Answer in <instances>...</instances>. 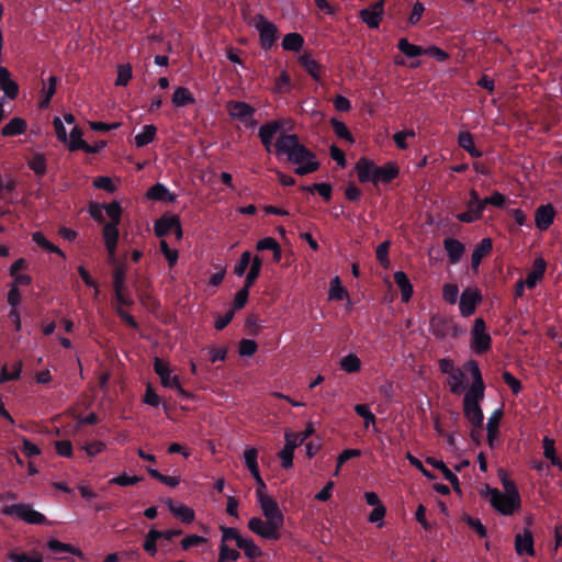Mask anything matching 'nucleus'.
Wrapping results in <instances>:
<instances>
[{
	"label": "nucleus",
	"instance_id": "obj_47",
	"mask_svg": "<svg viewBox=\"0 0 562 562\" xmlns=\"http://www.w3.org/2000/svg\"><path fill=\"white\" fill-rule=\"evenodd\" d=\"M30 169L38 177L46 173V159L43 154L36 153L27 162Z\"/></svg>",
	"mask_w": 562,
	"mask_h": 562
},
{
	"label": "nucleus",
	"instance_id": "obj_15",
	"mask_svg": "<svg viewBox=\"0 0 562 562\" xmlns=\"http://www.w3.org/2000/svg\"><path fill=\"white\" fill-rule=\"evenodd\" d=\"M555 211L551 204L540 205L535 213V224L540 231H547L553 224Z\"/></svg>",
	"mask_w": 562,
	"mask_h": 562
},
{
	"label": "nucleus",
	"instance_id": "obj_29",
	"mask_svg": "<svg viewBox=\"0 0 562 562\" xmlns=\"http://www.w3.org/2000/svg\"><path fill=\"white\" fill-rule=\"evenodd\" d=\"M394 282L401 291V299L404 303H407L413 295V285L404 271H396L394 273Z\"/></svg>",
	"mask_w": 562,
	"mask_h": 562
},
{
	"label": "nucleus",
	"instance_id": "obj_41",
	"mask_svg": "<svg viewBox=\"0 0 562 562\" xmlns=\"http://www.w3.org/2000/svg\"><path fill=\"white\" fill-rule=\"evenodd\" d=\"M156 133H157V128L155 125H153V124L145 125L143 127L142 132L135 136V138H134L135 145L137 147H145L146 145L150 144L155 139Z\"/></svg>",
	"mask_w": 562,
	"mask_h": 562
},
{
	"label": "nucleus",
	"instance_id": "obj_3",
	"mask_svg": "<svg viewBox=\"0 0 562 562\" xmlns=\"http://www.w3.org/2000/svg\"><path fill=\"white\" fill-rule=\"evenodd\" d=\"M256 495L266 521L277 531H280L284 524V516L278 503L270 496L266 495L260 488L256 490Z\"/></svg>",
	"mask_w": 562,
	"mask_h": 562
},
{
	"label": "nucleus",
	"instance_id": "obj_52",
	"mask_svg": "<svg viewBox=\"0 0 562 562\" xmlns=\"http://www.w3.org/2000/svg\"><path fill=\"white\" fill-rule=\"evenodd\" d=\"M147 472L153 479H155V480L159 481L160 483L168 485L170 487H176L180 483L179 476L164 475L158 470L153 469V468H148Z\"/></svg>",
	"mask_w": 562,
	"mask_h": 562
},
{
	"label": "nucleus",
	"instance_id": "obj_46",
	"mask_svg": "<svg viewBox=\"0 0 562 562\" xmlns=\"http://www.w3.org/2000/svg\"><path fill=\"white\" fill-rule=\"evenodd\" d=\"M330 125L337 137L345 139L350 144L355 143L352 134L350 133V131L348 130L347 125L344 122L333 117L330 120Z\"/></svg>",
	"mask_w": 562,
	"mask_h": 562
},
{
	"label": "nucleus",
	"instance_id": "obj_43",
	"mask_svg": "<svg viewBox=\"0 0 562 562\" xmlns=\"http://www.w3.org/2000/svg\"><path fill=\"white\" fill-rule=\"evenodd\" d=\"M249 266H250V269H249L248 273L246 274L245 282H244L246 288H251L255 284L256 280L258 279L261 268H262L261 258L256 256L255 258H252V261Z\"/></svg>",
	"mask_w": 562,
	"mask_h": 562
},
{
	"label": "nucleus",
	"instance_id": "obj_57",
	"mask_svg": "<svg viewBox=\"0 0 562 562\" xmlns=\"http://www.w3.org/2000/svg\"><path fill=\"white\" fill-rule=\"evenodd\" d=\"M104 210H105L106 215L110 217L109 223H115V224L121 223L122 207L119 202L113 201L109 204H105Z\"/></svg>",
	"mask_w": 562,
	"mask_h": 562
},
{
	"label": "nucleus",
	"instance_id": "obj_14",
	"mask_svg": "<svg viewBox=\"0 0 562 562\" xmlns=\"http://www.w3.org/2000/svg\"><path fill=\"white\" fill-rule=\"evenodd\" d=\"M227 111L232 119L240 122L254 116L256 109L244 101L231 100L227 102Z\"/></svg>",
	"mask_w": 562,
	"mask_h": 562
},
{
	"label": "nucleus",
	"instance_id": "obj_8",
	"mask_svg": "<svg viewBox=\"0 0 562 562\" xmlns=\"http://www.w3.org/2000/svg\"><path fill=\"white\" fill-rule=\"evenodd\" d=\"M359 15L370 29H378L384 15V0H378L368 8L360 10Z\"/></svg>",
	"mask_w": 562,
	"mask_h": 562
},
{
	"label": "nucleus",
	"instance_id": "obj_26",
	"mask_svg": "<svg viewBox=\"0 0 562 562\" xmlns=\"http://www.w3.org/2000/svg\"><path fill=\"white\" fill-rule=\"evenodd\" d=\"M299 63L315 81H321L324 68L318 61L313 59L308 54H303L299 58Z\"/></svg>",
	"mask_w": 562,
	"mask_h": 562
},
{
	"label": "nucleus",
	"instance_id": "obj_56",
	"mask_svg": "<svg viewBox=\"0 0 562 562\" xmlns=\"http://www.w3.org/2000/svg\"><path fill=\"white\" fill-rule=\"evenodd\" d=\"M251 261H252V259H251L250 251H248V250L244 251L240 255L239 260L237 261V263L234 267V273L237 277H243L245 274L247 268L251 263Z\"/></svg>",
	"mask_w": 562,
	"mask_h": 562
},
{
	"label": "nucleus",
	"instance_id": "obj_21",
	"mask_svg": "<svg viewBox=\"0 0 562 562\" xmlns=\"http://www.w3.org/2000/svg\"><path fill=\"white\" fill-rule=\"evenodd\" d=\"M375 166L376 165L372 160H370L366 157H361L356 162L355 169L357 171L358 179L361 183H366V182L373 183Z\"/></svg>",
	"mask_w": 562,
	"mask_h": 562
},
{
	"label": "nucleus",
	"instance_id": "obj_54",
	"mask_svg": "<svg viewBox=\"0 0 562 562\" xmlns=\"http://www.w3.org/2000/svg\"><path fill=\"white\" fill-rule=\"evenodd\" d=\"M462 520L471 529H473L480 538H485L487 536V530L479 518H475V517L464 514L462 517Z\"/></svg>",
	"mask_w": 562,
	"mask_h": 562
},
{
	"label": "nucleus",
	"instance_id": "obj_53",
	"mask_svg": "<svg viewBox=\"0 0 562 562\" xmlns=\"http://www.w3.org/2000/svg\"><path fill=\"white\" fill-rule=\"evenodd\" d=\"M347 291L341 285L339 277H335L330 281L329 299L335 301H341L346 297Z\"/></svg>",
	"mask_w": 562,
	"mask_h": 562
},
{
	"label": "nucleus",
	"instance_id": "obj_10",
	"mask_svg": "<svg viewBox=\"0 0 562 562\" xmlns=\"http://www.w3.org/2000/svg\"><path fill=\"white\" fill-rule=\"evenodd\" d=\"M154 371L159 376L164 387L173 389L175 386H178L180 378L179 375H172V370L170 369L168 362H165L162 359L156 357L154 359Z\"/></svg>",
	"mask_w": 562,
	"mask_h": 562
},
{
	"label": "nucleus",
	"instance_id": "obj_37",
	"mask_svg": "<svg viewBox=\"0 0 562 562\" xmlns=\"http://www.w3.org/2000/svg\"><path fill=\"white\" fill-rule=\"evenodd\" d=\"M195 99L191 91L186 87H177L172 94V103L176 106H186L193 104Z\"/></svg>",
	"mask_w": 562,
	"mask_h": 562
},
{
	"label": "nucleus",
	"instance_id": "obj_51",
	"mask_svg": "<svg viewBox=\"0 0 562 562\" xmlns=\"http://www.w3.org/2000/svg\"><path fill=\"white\" fill-rule=\"evenodd\" d=\"M58 79L55 76H50L48 78V83L44 88V98L40 102L41 108H47L50 103L52 98L54 97L56 92V86H57Z\"/></svg>",
	"mask_w": 562,
	"mask_h": 562
},
{
	"label": "nucleus",
	"instance_id": "obj_18",
	"mask_svg": "<svg viewBox=\"0 0 562 562\" xmlns=\"http://www.w3.org/2000/svg\"><path fill=\"white\" fill-rule=\"evenodd\" d=\"M400 169L395 162H387L384 166H375L374 181L373 184L391 183L395 178L398 177Z\"/></svg>",
	"mask_w": 562,
	"mask_h": 562
},
{
	"label": "nucleus",
	"instance_id": "obj_44",
	"mask_svg": "<svg viewBox=\"0 0 562 562\" xmlns=\"http://www.w3.org/2000/svg\"><path fill=\"white\" fill-rule=\"evenodd\" d=\"M160 530L150 529L144 540L143 548L150 557L157 553V540L160 539Z\"/></svg>",
	"mask_w": 562,
	"mask_h": 562
},
{
	"label": "nucleus",
	"instance_id": "obj_1",
	"mask_svg": "<svg viewBox=\"0 0 562 562\" xmlns=\"http://www.w3.org/2000/svg\"><path fill=\"white\" fill-rule=\"evenodd\" d=\"M277 157L286 156L289 162L297 165L295 175L305 176L319 169L316 155L300 142L296 134H281L274 143Z\"/></svg>",
	"mask_w": 562,
	"mask_h": 562
},
{
	"label": "nucleus",
	"instance_id": "obj_4",
	"mask_svg": "<svg viewBox=\"0 0 562 562\" xmlns=\"http://www.w3.org/2000/svg\"><path fill=\"white\" fill-rule=\"evenodd\" d=\"M4 516H15L31 525H50L45 515L32 508L30 504L19 503L4 506L1 510Z\"/></svg>",
	"mask_w": 562,
	"mask_h": 562
},
{
	"label": "nucleus",
	"instance_id": "obj_16",
	"mask_svg": "<svg viewBox=\"0 0 562 562\" xmlns=\"http://www.w3.org/2000/svg\"><path fill=\"white\" fill-rule=\"evenodd\" d=\"M515 550L518 555L527 554L535 557L536 551L533 548V536L529 529H525L522 533H517L515 537Z\"/></svg>",
	"mask_w": 562,
	"mask_h": 562
},
{
	"label": "nucleus",
	"instance_id": "obj_27",
	"mask_svg": "<svg viewBox=\"0 0 562 562\" xmlns=\"http://www.w3.org/2000/svg\"><path fill=\"white\" fill-rule=\"evenodd\" d=\"M166 504L169 510L184 524H190L194 520V510L187 505L176 504L172 499L168 498Z\"/></svg>",
	"mask_w": 562,
	"mask_h": 562
},
{
	"label": "nucleus",
	"instance_id": "obj_62",
	"mask_svg": "<svg viewBox=\"0 0 562 562\" xmlns=\"http://www.w3.org/2000/svg\"><path fill=\"white\" fill-rule=\"evenodd\" d=\"M464 369L471 374V376L473 379L472 384H477V383L484 384L480 367L475 360H469L464 364Z\"/></svg>",
	"mask_w": 562,
	"mask_h": 562
},
{
	"label": "nucleus",
	"instance_id": "obj_5",
	"mask_svg": "<svg viewBox=\"0 0 562 562\" xmlns=\"http://www.w3.org/2000/svg\"><path fill=\"white\" fill-rule=\"evenodd\" d=\"M471 335V347L475 353L482 355L491 349L492 339L490 334L486 333V324L482 317L474 321Z\"/></svg>",
	"mask_w": 562,
	"mask_h": 562
},
{
	"label": "nucleus",
	"instance_id": "obj_61",
	"mask_svg": "<svg viewBox=\"0 0 562 562\" xmlns=\"http://www.w3.org/2000/svg\"><path fill=\"white\" fill-rule=\"evenodd\" d=\"M355 412L358 416L364 419V426L369 427L370 424L375 423V416L366 404H357Z\"/></svg>",
	"mask_w": 562,
	"mask_h": 562
},
{
	"label": "nucleus",
	"instance_id": "obj_35",
	"mask_svg": "<svg viewBox=\"0 0 562 562\" xmlns=\"http://www.w3.org/2000/svg\"><path fill=\"white\" fill-rule=\"evenodd\" d=\"M32 240L41 248L47 250L48 252L56 254L60 256L61 258H65V252L54 245L52 241H49L42 232H34L32 234Z\"/></svg>",
	"mask_w": 562,
	"mask_h": 562
},
{
	"label": "nucleus",
	"instance_id": "obj_25",
	"mask_svg": "<svg viewBox=\"0 0 562 562\" xmlns=\"http://www.w3.org/2000/svg\"><path fill=\"white\" fill-rule=\"evenodd\" d=\"M493 249V243L491 238H483L474 248L471 255V268L477 270L482 259L488 255Z\"/></svg>",
	"mask_w": 562,
	"mask_h": 562
},
{
	"label": "nucleus",
	"instance_id": "obj_39",
	"mask_svg": "<svg viewBox=\"0 0 562 562\" xmlns=\"http://www.w3.org/2000/svg\"><path fill=\"white\" fill-rule=\"evenodd\" d=\"M304 45V38L299 33H288L282 40V47L284 50L299 52Z\"/></svg>",
	"mask_w": 562,
	"mask_h": 562
},
{
	"label": "nucleus",
	"instance_id": "obj_50",
	"mask_svg": "<svg viewBox=\"0 0 562 562\" xmlns=\"http://www.w3.org/2000/svg\"><path fill=\"white\" fill-rule=\"evenodd\" d=\"M21 372H22V361H18L13 364L12 372H9L8 368L5 366L2 367L1 372H0V384L20 379Z\"/></svg>",
	"mask_w": 562,
	"mask_h": 562
},
{
	"label": "nucleus",
	"instance_id": "obj_36",
	"mask_svg": "<svg viewBox=\"0 0 562 562\" xmlns=\"http://www.w3.org/2000/svg\"><path fill=\"white\" fill-rule=\"evenodd\" d=\"M397 48L408 58H416L425 55V48L409 43L406 37H402L398 40Z\"/></svg>",
	"mask_w": 562,
	"mask_h": 562
},
{
	"label": "nucleus",
	"instance_id": "obj_40",
	"mask_svg": "<svg viewBox=\"0 0 562 562\" xmlns=\"http://www.w3.org/2000/svg\"><path fill=\"white\" fill-rule=\"evenodd\" d=\"M484 391H485V384H472L464 397H463V404H480V402L484 397Z\"/></svg>",
	"mask_w": 562,
	"mask_h": 562
},
{
	"label": "nucleus",
	"instance_id": "obj_17",
	"mask_svg": "<svg viewBox=\"0 0 562 562\" xmlns=\"http://www.w3.org/2000/svg\"><path fill=\"white\" fill-rule=\"evenodd\" d=\"M426 463L438 469L442 473L445 480L452 485L453 491L461 495L462 492L458 476L445 464L443 461L437 460L434 457H428L426 458Z\"/></svg>",
	"mask_w": 562,
	"mask_h": 562
},
{
	"label": "nucleus",
	"instance_id": "obj_12",
	"mask_svg": "<svg viewBox=\"0 0 562 562\" xmlns=\"http://www.w3.org/2000/svg\"><path fill=\"white\" fill-rule=\"evenodd\" d=\"M115 223H105L103 226V239L109 256V262H115V251L119 243V226Z\"/></svg>",
	"mask_w": 562,
	"mask_h": 562
},
{
	"label": "nucleus",
	"instance_id": "obj_49",
	"mask_svg": "<svg viewBox=\"0 0 562 562\" xmlns=\"http://www.w3.org/2000/svg\"><path fill=\"white\" fill-rule=\"evenodd\" d=\"M257 458H258V451L256 448H249V449L245 450V452H244L245 464H246L247 469L249 470V472L251 473V475H256V474L260 473Z\"/></svg>",
	"mask_w": 562,
	"mask_h": 562
},
{
	"label": "nucleus",
	"instance_id": "obj_13",
	"mask_svg": "<svg viewBox=\"0 0 562 562\" xmlns=\"http://www.w3.org/2000/svg\"><path fill=\"white\" fill-rule=\"evenodd\" d=\"M432 333L437 338L443 339L449 335H458V326L451 321L443 317H432L430 322Z\"/></svg>",
	"mask_w": 562,
	"mask_h": 562
},
{
	"label": "nucleus",
	"instance_id": "obj_32",
	"mask_svg": "<svg viewBox=\"0 0 562 562\" xmlns=\"http://www.w3.org/2000/svg\"><path fill=\"white\" fill-rule=\"evenodd\" d=\"M114 266L113 270V289H125L126 281V272L128 270V266L125 261H119L115 258V262H110Z\"/></svg>",
	"mask_w": 562,
	"mask_h": 562
},
{
	"label": "nucleus",
	"instance_id": "obj_58",
	"mask_svg": "<svg viewBox=\"0 0 562 562\" xmlns=\"http://www.w3.org/2000/svg\"><path fill=\"white\" fill-rule=\"evenodd\" d=\"M390 245H391V243L389 240H385V241L381 243L376 247V250H375L376 260L384 268H387L390 266V259H389Z\"/></svg>",
	"mask_w": 562,
	"mask_h": 562
},
{
	"label": "nucleus",
	"instance_id": "obj_55",
	"mask_svg": "<svg viewBox=\"0 0 562 562\" xmlns=\"http://www.w3.org/2000/svg\"><path fill=\"white\" fill-rule=\"evenodd\" d=\"M302 190H308L311 192L317 191V193L327 202L331 199L333 189L327 182L314 183L311 187H303Z\"/></svg>",
	"mask_w": 562,
	"mask_h": 562
},
{
	"label": "nucleus",
	"instance_id": "obj_2",
	"mask_svg": "<svg viewBox=\"0 0 562 562\" xmlns=\"http://www.w3.org/2000/svg\"><path fill=\"white\" fill-rule=\"evenodd\" d=\"M491 505L501 514L509 516L520 508V496L518 492L504 494L497 488L486 486Z\"/></svg>",
	"mask_w": 562,
	"mask_h": 562
},
{
	"label": "nucleus",
	"instance_id": "obj_42",
	"mask_svg": "<svg viewBox=\"0 0 562 562\" xmlns=\"http://www.w3.org/2000/svg\"><path fill=\"white\" fill-rule=\"evenodd\" d=\"M283 127L279 120H271L262 124L258 132L259 138L273 139L276 134Z\"/></svg>",
	"mask_w": 562,
	"mask_h": 562
},
{
	"label": "nucleus",
	"instance_id": "obj_48",
	"mask_svg": "<svg viewBox=\"0 0 562 562\" xmlns=\"http://www.w3.org/2000/svg\"><path fill=\"white\" fill-rule=\"evenodd\" d=\"M218 551L217 562H236L240 558V552L229 548L226 543H221Z\"/></svg>",
	"mask_w": 562,
	"mask_h": 562
},
{
	"label": "nucleus",
	"instance_id": "obj_45",
	"mask_svg": "<svg viewBox=\"0 0 562 562\" xmlns=\"http://www.w3.org/2000/svg\"><path fill=\"white\" fill-rule=\"evenodd\" d=\"M340 369L346 373H356L361 369V361L355 353H349L341 358Z\"/></svg>",
	"mask_w": 562,
	"mask_h": 562
},
{
	"label": "nucleus",
	"instance_id": "obj_22",
	"mask_svg": "<svg viewBox=\"0 0 562 562\" xmlns=\"http://www.w3.org/2000/svg\"><path fill=\"white\" fill-rule=\"evenodd\" d=\"M146 198L153 201L172 203L176 201L177 195L170 192L165 184L157 182L148 189Z\"/></svg>",
	"mask_w": 562,
	"mask_h": 562
},
{
	"label": "nucleus",
	"instance_id": "obj_20",
	"mask_svg": "<svg viewBox=\"0 0 562 562\" xmlns=\"http://www.w3.org/2000/svg\"><path fill=\"white\" fill-rule=\"evenodd\" d=\"M443 247H445V250L447 251L448 261L451 265L458 263L461 260V258L464 254V250H465L464 245L460 240H458L453 237L445 238Z\"/></svg>",
	"mask_w": 562,
	"mask_h": 562
},
{
	"label": "nucleus",
	"instance_id": "obj_33",
	"mask_svg": "<svg viewBox=\"0 0 562 562\" xmlns=\"http://www.w3.org/2000/svg\"><path fill=\"white\" fill-rule=\"evenodd\" d=\"M503 416L502 409H495L487 422V443L491 448H494V441L498 435L499 420Z\"/></svg>",
	"mask_w": 562,
	"mask_h": 562
},
{
	"label": "nucleus",
	"instance_id": "obj_23",
	"mask_svg": "<svg viewBox=\"0 0 562 562\" xmlns=\"http://www.w3.org/2000/svg\"><path fill=\"white\" fill-rule=\"evenodd\" d=\"M546 269V260L541 257L536 258L532 263L531 271L527 274V278L525 280L527 288L533 289L538 284V282H540L543 279Z\"/></svg>",
	"mask_w": 562,
	"mask_h": 562
},
{
	"label": "nucleus",
	"instance_id": "obj_63",
	"mask_svg": "<svg viewBox=\"0 0 562 562\" xmlns=\"http://www.w3.org/2000/svg\"><path fill=\"white\" fill-rule=\"evenodd\" d=\"M132 79V68L130 65H121L117 68L116 86H126Z\"/></svg>",
	"mask_w": 562,
	"mask_h": 562
},
{
	"label": "nucleus",
	"instance_id": "obj_30",
	"mask_svg": "<svg viewBox=\"0 0 562 562\" xmlns=\"http://www.w3.org/2000/svg\"><path fill=\"white\" fill-rule=\"evenodd\" d=\"M27 124L22 117L11 119L1 130L4 137L22 135L26 132Z\"/></svg>",
	"mask_w": 562,
	"mask_h": 562
},
{
	"label": "nucleus",
	"instance_id": "obj_60",
	"mask_svg": "<svg viewBox=\"0 0 562 562\" xmlns=\"http://www.w3.org/2000/svg\"><path fill=\"white\" fill-rule=\"evenodd\" d=\"M220 530L222 532L221 543H226L227 541L234 540L236 546H238V539L243 538L238 529L234 527L221 526Z\"/></svg>",
	"mask_w": 562,
	"mask_h": 562
},
{
	"label": "nucleus",
	"instance_id": "obj_64",
	"mask_svg": "<svg viewBox=\"0 0 562 562\" xmlns=\"http://www.w3.org/2000/svg\"><path fill=\"white\" fill-rule=\"evenodd\" d=\"M503 381L510 387L512 392L517 395L522 390L521 382L515 378L509 371L502 373Z\"/></svg>",
	"mask_w": 562,
	"mask_h": 562
},
{
	"label": "nucleus",
	"instance_id": "obj_59",
	"mask_svg": "<svg viewBox=\"0 0 562 562\" xmlns=\"http://www.w3.org/2000/svg\"><path fill=\"white\" fill-rule=\"evenodd\" d=\"M160 251L164 254L165 258L168 261L169 267H173L179 258V254L177 249H171L166 240H160L159 244Z\"/></svg>",
	"mask_w": 562,
	"mask_h": 562
},
{
	"label": "nucleus",
	"instance_id": "obj_38",
	"mask_svg": "<svg viewBox=\"0 0 562 562\" xmlns=\"http://www.w3.org/2000/svg\"><path fill=\"white\" fill-rule=\"evenodd\" d=\"M449 389L452 394H461L465 389V374L464 372L457 368L451 375H449Z\"/></svg>",
	"mask_w": 562,
	"mask_h": 562
},
{
	"label": "nucleus",
	"instance_id": "obj_24",
	"mask_svg": "<svg viewBox=\"0 0 562 562\" xmlns=\"http://www.w3.org/2000/svg\"><path fill=\"white\" fill-rule=\"evenodd\" d=\"M0 88L9 99H15L19 93L18 83L11 79L10 71L0 66Z\"/></svg>",
	"mask_w": 562,
	"mask_h": 562
},
{
	"label": "nucleus",
	"instance_id": "obj_31",
	"mask_svg": "<svg viewBox=\"0 0 562 562\" xmlns=\"http://www.w3.org/2000/svg\"><path fill=\"white\" fill-rule=\"evenodd\" d=\"M458 145L464 149L472 158H480L482 151L474 145L473 135L468 131H462L458 135Z\"/></svg>",
	"mask_w": 562,
	"mask_h": 562
},
{
	"label": "nucleus",
	"instance_id": "obj_19",
	"mask_svg": "<svg viewBox=\"0 0 562 562\" xmlns=\"http://www.w3.org/2000/svg\"><path fill=\"white\" fill-rule=\"evenodd\" d=\"M179 216L166 213L160 216L154 224V232L157 237H165L169 235L173 227L178 224Z\"/></svg>",
	"mask_w": 562,
	"mask_h": 562
},
{
	"label": "nucleus",
	"instance_id": "obj_34",
	"mask_svg": "<svg viewBox=\"0 0 562 562\" xmlns=\"http://www.w3.org/2000/svg\"><path fill=\"white\" fill-rule=\"evenodd\" d=\"M238 549L244 551V554L250 559H257L260 558L263 552L262 550L255 543V541L251 538H241L238 539Z\"/></svg>",
	"mask_w": 562,
	"mask_h": 562
},
{
	"label": "nucleus",
	"instance_id": "obj_28",
	"mask_svg": "<svg viewBox=\"0 0 562 562\" xmlns=\"http://www.w3.org/2000/svg\"><path fill=\"white\" fill-rule=\"evenodd\" d=\"M463 414L474 428L481 429L483 427L484 415L480 404H463Z\"/></svg>",
	"mask_w": 562,
	"mask_h": 562
},
{
	"label": "nucleus",
	"instance_id": "obj_6",
	"mask_svg": "<svg viewBox=\"0 0 562 562\" xmlns=\"http://www.w3.org/2000/svg\"><path fill=\"white\" fill-rule=\"evenodd\" d=\"M469 195L470 199L467 202L468 210L456 215V218L461 223H473L479 221L485 210V206L482 204V199L476 190L471 189Z\"/></svg>",
	"mask_w": 562,
	"mask_h": 562
},
{
	"label": "nucleus",
	"instance_id": "obj_9",
	"mask_svg": "<svg viewBox=\"0 0 562 562\" xmlns=\"http://www.w3.org/2000/svg\"><path fill=\"white\" fill-rule=\"evenodd\" d=\"M482 295L477 289L467 288L460 296L459 308L463 317L474 314L476 305L481 302Z\"/></svg>",
	"mask_w": 562,
	"mask_h": 562
},
{
	"label": "nucleus",
	"instance_id": "obj_7",
	"mask_svg": "<svg viewBox=\"0 0 562 562\" xmlns=\"http://www.w3.org/2000/svg\"><path fill=\"white\" fill-rule=\"evenodd\" d=\"M255 27L259 31L261 47L266 50L270 49L277 40V26L262 14H258Z\"/></svg>",
	"mask_w": 562,
	"mask_h": 562
},
{
	"label": "nucleus",
	"instance_id": "obj_11",
	"mask_svg": "<svg viewBox=\"0 0 562 562\" xmlns=\"http://www.w3.org/2000/svg\"><path fill=\"white\" fill-rule=\"evenodd\" d=\"M248 528L257 536L271 541H278L281 538L280 531L272 528L267 521L259 517H252L248 520Z\"/></svg>",
	"mask_w": 562,
	"mask_h": 562
}]
</instances>
